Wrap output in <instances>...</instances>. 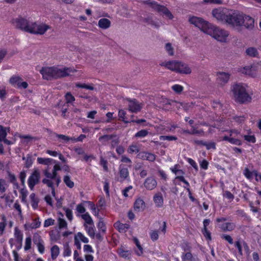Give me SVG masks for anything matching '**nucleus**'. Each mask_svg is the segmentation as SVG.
Returning a JSON list of instances; mask_svg holds the SVG:
<instances>
[{
  "label": "nucleus",
  "mask_w": 261,
  "mask_h": 261,
  "mask_svg": "<svg viewBox=\"0 0 261 261\" xmlns=\"http://www.w3.org/2000/svg\"><path fill=\"white\" fill-rule=\"evenodd\" d=\"M75 86L77 88H85L90 90H93L94 88L91 85H88L85 84L76 83Z\"/></svg>",
  "instance_id": "obj_52"
},
{
  "label": "nucleus",
  "mask_w": 261,
  "mask_h": 261,
  "mask_svg": "<svg viewBox=\"0 0 261 261\" xmlns=\"http://www.w3.org/2000/svg\"><path fill=\"white\" fill-rule=\"evenodd\" d=\"M189 21L206 34L211 25L210 23L204 20L202 18L196 16H189Z\"/></svg>",
  "instance_id": "obj_5"
},
{
  "label": "nucleus",
  "mask_w": 261,
  "mask_h": 261,
  "mask_svg": "<svg viewBox=\"0 0 261 261\" xmlns=\"http://www.w3.org/2000/svg\"><path fill=\"white\" fill-rule=\"evenodd\" d=\"M7 130L9 132V127H4L3 126L0 125V142L2 141L5 138H6L7 133Z\"/></svg>",
  "instance_id": "obj_34"
},
{
  "label": "nucleus",
  "mask_w": 261,
  "mask_h": 261,
  "mask_svg": "<svg viewBox=\"0 0 261 261\" xmlns=\"http://www.w3.org/2000/svg\"><path fill=\"white\" fill-rule=\"evenodd\" d=\"M257 66H251V71L250 73L249 76L255 77L257 76Z\"/></svg>",
  "instance_id": "obj_58"
},
{
  "label": "nucleus",
  "mask_w": 261,
  "mask_h": 261,
  "mask_svg": "<svg viewBox=\"0 0 261 261\" xmlns=\"http://www.w3.org/2000/svg\"><path fill=\"white\" fill-rule=\"evenodd\" d=\"M76 70L70 68H59L57 67H44L40 70L43 78L46 80H52L64 77L69 75L71 72H75Z\"/></svg>",
  "instance_id": "obj_2"
},
{
  "label": "nucleus",
  "mask_w": 261,
  "mask_h": 261,
  "mask_svg": "<svg viewBox=\"0 0 261 261\" xmlns=\"http://www.w3.org/2000/svg\"><path fill=\"white\" fill-rule=\"evenodd\" d=\"M221 238L228 242L230 244H233V239L228 234H223L221 235Z\"/></svg>",
  "instance_id": "obj_62"
},
{
  "label": "nucleus",
  "mask_w": 261,
  "mask_h": 261,
  "mask_svg": "<svg viewBox=\"0 0 261 261\" xmlns=\"http://www.w3.org/2000/svg\"><path fill=\"white\" fill-rule=\"evenodd\" d=\"M40 224L41 223L39 221V219H35L33 220L32 223L25 224L24 227L26 229H36L40 226Z\"/></svg>",
  "instance_id": "obj_25"
},
{
  "label": "nucleus",
  "mask_w": 261,
  "mask_h": 261,
  "mask_svg": "<svg viewBox=\"0 0 261 261\" xmlns=\"http://www.w3.org/2000/svg\"><path fill=\"white\" fill-rule=\"evenodd\" d=\"M243 24L246 28L252 29L254 27V19L249 16L244 15Z\"/></svg>",
  "instance_id": "obj_19"
},
{
  "label": "nucleus",
  "mask_w": 261,
  "mask_h": 261,
  "mask_svg": "<svg viewBox=\"0 0 261 261\" xmlns=\"http://www.w3.org/2000/svg\"><path fill=\"white\" fill-rule=\"evenodd\" d=\"M55 136L57 137H58L59 139H61L63 140L65 142H68L70 140H72H72H73V138H70L68 136H65L64 135L57 134H56V133L55 134Z\"/></svg>",
  "instance_id": "obj_55"
},
{
  "label": "nucleus",
  "mask_w": 261,
  "mask_h": 261,
  "mask_svg": "<svg viewBox=\"0 0 261 261\" xmlns=\"http://www.w3.org/2000/svg\"><path fill=\"white\" fill-rule=\"evenodd\" d=\"M40 173L38 169H35L28 179V185L31 190H33L36 185L39 182Z\"/></svg>",
  "instance_id": "obj_10"
},
{
  "label": "nucleus",
  "mask_w": 261,
  "mask_h": 261,
  "mask_svg": "<svg viewBox=\"0 0 261 261\" xmlns=\"http://www.w3.org/2000/svg\"><path fill=\"white\" fill-rule=\"evenodd\" d=\"M230 136L236 137V138H238V137H239V139H241L242 138H243V135H241L239 132L236 130H231L230 131Z\"/></svg>",
  "instance_id": "obj_61"
},
{
  "label": "nucleus",
  "mask_w": 261,
  "mask_h": 261,
  "mask_svg": "<svg viewBox=\"0 0 261 261\" xmlns=\"http://www.w3.org/2000/svg\"><path fill=\"white\" fill-rule=\"evenodd\" d=\"M247 85L242 83H233L231 85L230 93L234 101L239 103L251 102V94H250Z\"/></svg>",
  "instance_id": "obj_1"
},
{
  "label": "nucleus",
  "mask_w": 261,
  "mask_h": 261,
  "mask_svg": "<svg viewBox=\"0 0 261 261\" xmlns=\"http://www.w3.org/2000/svg\"><path fill=\"white\" fill-rule=\"evenodd\" d=\"M8 176H9V179L10 181L11 182L14 184L17 187H18V184L17 183L15 182V181L16 180V178L15 175L13 174H12L10 172H8Z\"/></svg>",
  "instance_id": "obj_59"
},
{
  "label": "nucleus",
  "mask_w": 261,
  "mask_h": 261,
  "mask_svg": "<svg viewBox=\"0 0 261 261\" xmlns=\"http://www.w3.org/2000/svg\"><path fill=\"white\" fill-rule=\"evenodd\" d=\"M179 61H168V62H164L160 64V65L161 66H163L166 67V68L176 72L177 71V67L179 64Z\"/></svg>",
  "instance_id": "obj_15"
},
{
  "label": "nucleus",
  "mask_w": 261,
  "mask_h": 261,
  "mask_svg": "<svg viewBox=\"0 0 261 261\" xmlns=\"http://www.w3.org/2000/svg\"><path fill=\"white\" fill-rule=\"evenodd\" d=\"M59 254V248L57 245H54L51 248V255L53 259H55Z\"/></svg>",
  "instance_id": "obj_36"
},
{
  "label": "nucleus",
  "mask_w": 261,
  "mask_h": 261,
  "mask_svg": "<svg viewBox=\"0 0 261 261\" xmlns=\"http://www.w3.org/2000/svg\"><path fill=\"white\" fill-rule=\"evenodd\" d=\"M172 89L176 93L180 94L184 90V87L179 85L176 84L172 86Z\"/></svg>",
  "instance_id": "obj_50"
},
{
  "label": "nucleus",
  "mask_w": 261,
  "mask_h": 261,
  "mask_svg": "<svg viewBox=\"0 0 261 261\" xmlns=\"http://www.w3.org/2000/svg\"><path fill=\"white\" fill-rule=\"evenodd\" d=\"M134 241L138 248V250H136L135 252L138 255L140 256L143 252V248L141 247L139 240L137 238H134Z\"/></svg>",
  "instance_id": "obj_38"
},
{
  "label": "nucleus",
  "mask_w": 261,
  "mask_h": 261,
  "mask_svg": "<svg viewBox=\"0 0 261 261\" xmlns=\"http://www.w3.org/2000/svg\"><path fill=\"white\" fill-rule=\"evenodd\" d=\"M114 226L120 232H124L129 228V225L127 224H123L119 222L115 223Z\"/></svg>",
  "instance_id": "obj_27"
},
{
  "label": "nucleus",
  "mask_w": 261,
  "mask_h": 261,
  "mask_svg": "<svg viewBox=\"0 0 261 261\" xmlns=\"http://www.w3.org/2000/svg\"><path fill=\"white\" fill-rule=\"evenodd\" d=\"M33 242L36 245H37L38 243H43V241L41 239V237L38 234H34L33 237Z\"/></svg>",
  "instance_id": "obj_64"
},
{
  "label": "nucleus",
  "mask_w": 261,
  "mask_h": 261,
  "mask_svg": "<svg viewBox=\"0 0 261 261\" xmlns=\"http://www.w3.org/2000/svg\"><path fill=\"white\" fill-rule=\"evenodd\" d=\"M14 236L16 241L20 244H21L23 239V234L17 227L15 228Z\"/></svg>",
  "instance_id": "obj_31"
},
{
  "label": "nucleus",
  "mask_w": 261,
  "mask_h": 261,
  "mask_svg": "<svg viewBox=\"0 0 261 261\" xmlns=\"http://www.w3.org/2000/svg\"><path fill=\"white\" fill-rule=\"evenodd\" d=\"M19 137L21 139H24L26 140V143H28V142L32 141H35L38 140L37 138L32 137L30 135H19Z\"/></svg>",
  "instance_id": "obj_47"
},
{
  "label": "nucleus",
  "mask_w": 261,
  "mask_h": 261,
  "mask_svg": "<svg viewBox=\"0 0 261 261\" xmlns=\"http://www.w3.org/2000/svg\"><path fill=\"white\" fill-rule=\"evenodd\" d=\"M143 185L147 190H152L156 188L157 181L153 177L149 176L145 180Z\"/></svg>",
  "instance_id": "obj_14"
},
{
  "label": "nucleus",
  "mask_w": 261,
  "mask_h": 261,
  "mask_svg": "<svg viewBox=\"0 0 261 261\" xmlns=\"http://www.w3.org/2000/svg\"><path fill=\"white\" fill-rule=\"evenodd\" d=\"M20 198L21 199V201L24 203L27 202V197L28 196V192L27 190L25 188H22L21 189L20 191Z\"/></svg>",
  "instance_id": "obj_42"
},
{
  "label": "nucleus",
  "mask_w": 261,
  "mask_h": 261,
  "mask_svg": "<svg viewBox=\"0 0 261 261\" xmlns=\"http://www.w3.org/2000/svg\"><path fill=\"white\" fill-rule=\"evenodd\" d=\"M115 137L116 135H105L100 137L98 140L100 142H102L103 144H104L105 142L111 140L112 138Z\"/></svg>",
  "instance_id": "obj_39"
},
{
  "label": "nucleus",
  "mask_w": 261,
  "mask_h": 261,
  "mask_svg": "<svg viewBox=\"0 0 261 261\" xmlns=\"http://www.w3.org/2000/svg\"><path fill=\"white\" fill-rule=\"evenodd\" d=\"M160 140H167V141H176L177 138L175 136H160L159 137Z\"/></svg>",
  "instance_id": "obj_46"
},
{
  "label": "nucleus",
  "mask_w": 261,
  "mask_h": 261,
  "mask_svg": "<svg viewBox=\"0 0 261 261\" xmlns=\"http://www.w3.org/2000/svg\"><path fill=\"white\" fill-rule=\"evenodd\" d=\"M144 3L148 5L158 12H162L170 19H172L173 18V15L166 7L158 4L156 2L152 0H148L144 2Z\"/></svg>",
  "instance_id": "obj_6"
},
{
  "label": "nucleus",
  "mask_w": 261,
  "mask_h": 261,
  "mask_svg": "<svg viewBox=\"0 0 261 261\" xmlns=\"http://www.w3.org/2000/svg\"><path fill=\"white\" fill-rule=\"evenodd\" d=\"M97 227H98V229H100L102 232H105V231H106L105 224L101 218L100 219V220L98 223Z\"/></svg>",
  "instance_id": "obj_63"
},
{
  "label": "nucleus",
  "mask_w": 261,
  "mask_h": 261,
  "mask_svg": "<svg viewBox=\"0 0 261 261\" xmlns=\"http://www.w3.org/2000/svg\"><path fill=\"white\" fill-rule=\"evenodd\" d=\"M127 151L129 153H137L139 151V149L136 145L132 144L129 146Z\"/></svg>",
  "instance_id": "obj_48"
},
{
  "label": "nucleus",
  "mask_w": 261,
  "mask_h": 261,
  "mask_svg": "<svg viewBox=\"0 0 261 261\" xmlns=\"http://www.w3.org/2000/svg\"><path fill=\"white\" fill-rule=\"evenodd\" d=\"M61 169L60 166L57 164L54 166V168L52 171V173L49 172L48 169H46L44 171L43 173L46 178L44 179H49L50 180H54L55 184L57 187H58L59 184L61 182V177L58 174L57 171Z\"/></svg>",
  "instance_id": "obj_8"
},
{
  "label": "nucleus",
  "mask_w": 261,
  "mask_h": 261,
  "mask_svg": "<svg viewBox=\"0 0 261 261\" xmlns=\"http://www.w3.org/2000/svg\"><path fill=\"white\" fill-rule=\"evenodd\" d=\"M65 98L66 102L67 103H71L75 101L74 97L69 92H67L65 94Z\"/></svg>",
  "instance_id": "obj_43"
},
{
  "label": "nucleus",
  "mask_w": 261,
  "mask_h": 261,
  "mask_svg": "<svg viewBox=\"0 0 261 261\" xmlns=\"http://www.w3.org/2000/svg\"><path fill=\"white\" fill-rule=\"evenodd\" d=\"M193 259L192 254L191 252H187L183 254L182 255V261H192Z\"/></svg>",
  "instance_id": "obj_51"
},
{
  "label": "nucleus",
  "mask_w": 261,
  "mask_h": 261,
  "mask_svg": "<svg viewBox=\"0 0 261 261\" xmlns=\"http://www.w3.org/2000/svg\"><path fill=\"white\" fill-rule=\"evenodd\" d=\"M84 226L89 236L92 239H94L95 236L94 224L92 225H89V226L86 224H84Z\"/></svg>",
  "instance_id": "obj_26"
},
{
  "label": "nucleus",
  "mask_w": 261,
  "mask_h": 261,
  "mask_svg": "<svg viewBox=\"0 0 261 261\" xmlns=\"http://www.w3.org/2000/svg\"><path fill=\"white\" fill-rule=\"evenodd\" d=\"M216 76L218 83L223 86L229 81L230 74L228 72L219 71L217 72Z\"/></svg>",
  "instance_id": "obj_12"
},
{
  "label": "nucleus",
  "mask_w": 261,
  "mask_h": 261,
  "mask_svg": "<svg viewBox=\"0 0 261 261\" xmlns=\"http://www.w3.org/2000/svg\"><path fill=\"white\" fill-rule=\"evenodd\" d=\"M145 207V202L140 198L137 199L134 203V208L136 212H141L143 211Z\"/></svg>",
  "instance_id": "obj_20"
},
{
  "label": "nucleus",
  "mask_w": 261,
  "mask_h": 261,
  "mask_svg": "<svg viewBox=\"0 0 261 261\" xmlns=\"http://www.w3.org/2000/svg\"><path fill=\"white\" fill-rule=\"evenodd\" d=\"M128 101V110L133 112V113H137L141 111L142 108V105L141 103H139L136 99L130 100L129 99H127Z\"/></svg>",
  "instance_id": "obj_13"
},
{
  "label": "nucleus",
  "mask_w": 261,
  "mask_h": 261,
  "mask_svg": "<svg viewBox=\"0 0 261 261\" xmlns=\"http://www.w3.org/2000/svg\"><path fill=\"white\" fill-rule=\"evenodd\" d=\"M50 27L44 23L38 24L36 22H31L30 33L33 34L43 35Z\"/></svg>",
  "instance_id": "obj_9"
},
{
  "label": "nucleus",
  "mask_w": 261,
  "mask_h": 261,
  "mask_svg": "<svg viewBox=\"0 0 261 261\" xmlns=\"http://www.w3.org/2000/svg\"><path fill=\"white\" fill-rule=\"evenodd\" d=\"M244 14L238 11H233L227 14L226 23L233 28L239 30L243 25Z\"/></svg>",
  "instance_id": "obj_4"
},
{
  "label": "nucleus",
  "mask_w": 261,
  "mask_h": 261,
  "mask_svg": "<svg viewBox=\"0 0 261 261\" xmlns=\"http://www.w3.org/2000/svg\"><path fill=\"white\" fill-rule=\"evenodd\" d=\"M119 174L122 180L126 179L129 175L128 169L124 166H120L119 168Z\"/></svg>",
  "instance_id": "obj_28"
},
{
  "label": "nucleus",
  "mask_w": 261,
  "mask_h": 261,
  "mask_svg": "<svg viewBox=\"0 0 261 261\" xmlns=\"http://www.w3.org/2000/svg\"><path fill=\"white\" fill-rule=\"evenodd\" d=\"M229 142L231 144H234L236 145H242V141L241 139H239V137H238V138H236V137H233L230 136V139L229 141Z\"/></svg>",
  "instance_id": "obj_49"
},
{
  "label": "nucleus",
  "mask_w": 261,
  "mask_h": 261,
  "mask_svg": "<svg viewBox=\"0 0 261 261\" xmlns=\"http://www.w3.org/2000/svg\"><path fill=\"white\" fill-rule=\"evenodd\" d=\"M212 14L217 20L224 21L226 23L227 14H225L223 11L218 9H215L213 10Z\"/></svg>",
  "instance_id": "obj_17"
},
{
  "label": "nucleus",
  "mask_w": 261,
  "mask_h": 261,
  "mask_svg": "<svg viewBox=\"0 0 261 261\" xmlns=\"http://www.w3.org/2000/svg\"><path fill=\"white\" fill-rule=\"evenodd\" d=\"M143 22L147 23V24H150L156 28H159L160 25V23L159 22L155 21L154 20H152L151 18L149 17L145 18L143 20Z\"/></svg>",
  "instance_id": "obj_35"
},
{
  "label": "nucleus",
  "mask_w": 261,
  "mask_h": 261,
  "mask_svg": "<svg viewBox=\"0 0 261 261\" xmlns=\"http://www.w3.org/2000/svg\"><path fill=\"white\" fill-rule=\"evenodd\" d=\"M153 201L156 206H162L164 201L162 194L160 192L156 193L153 196Z\"/></svg>",
  "instance_id": "obj_22"
},
{
  "label": "nucleus",
  "mask_w": 261,
  "mask_h": 261,
  "mask_svg": "<svg viewBox=\"0 0 261 261\" xmlns=\"http://www.w3.org/2000/svg\"><path fill=\"white\" fill-rule=\"evenodd\" d=\"M82 218L85 221V223L87 225H92L94 222L88 213H85L81 215Z\"/></svg>",
  "instance_id": "obj_32"
},
{
  "label": "nucleus",
  "mask_w": 261,
  "mask_h": 261,
  "mask_svg": "<svg viewBox=\"0 0 261 261\" xmlns=\"http://www.w3.org/2000/svg\"><path fill=\"white\" fill-rule=\"evenodd\" d=\"M126 112L123 110H120L118 112V116L124 123H127L130 121L126 120Z\"/></svg>",
  "instance_id": "obj_45"
},
{
  "label": "nucleus",
  "mask_w": 261,
  "mask_h": 261,
  "mask_svg": "<svg viewBox=\"0 0 261 261\" xmlns=\"http://www.w3.org/2000/svg\"><path fill=\"white\" fill-rule=\"evenodd\" d=\"M32 239L31 237H27L25 239V246L24 249L25 251L29 250L31 247Z\"/></svg>",
  "instance_id": "obj_56"
},
{
  "label": "nucleus",
  "mask_w": 261,
  "mask_h": 261,
  "mask_svg": "<svg viewBox=\"0 0 261 261\" xmlns=\"http://www.w3.org/2000/svg\"><path fill=\"white\" fill-rule=\"evenodd\" d=\"M206 34L222 42H225L229 35V33L227 31L211 24L206 31Z\"/></svg>",
  "instance_id": "obj_3"
},
{
  "label": "nucleus",
  "mask_w": 261,
  "mask_h": 261,
  "mask_svg": "<svg viewBox=\"0 0 261 261\" xmlns=\"http://www.w3.org/2000/svg\"><path fill=\"white\" fill-rule=\"evenodd\" d=\"M87 202L89 204L90 209L93 211V214L95 216L98 217L99 215V212L100 210L97 209L95 206V204L93 202H92L91 201H88Z\"/></svg>",
  "instance_id": "obj_41"
},
{
  "label": "nucleus",
  "mask_w": 261,
  "mask_h": 261,
  "mask_svg": "<svg viewBox=\"0 0 261 261\" xmlns=\"http://www.w3.org/2000/svg\"><path fill=\"white\" fill-rule=\"evenodd\" d=\"M10 83L18 88L26 89L28 84L26 82H22L21 78L19 76H13L9 80Z\"/></svg>",
  "instance_id": "obj_11"
},
{
  "label": "nucleus",
  "mask_w": 261,
  "mask_h": 261,
  "mask_svg": "<svg viewBox=\"0 0 261 261\" xmlns=\"http://www.w3.org/2000/svg\"><path fill=\"white\" fill-rule=\"evenodd\" d=\"M138 157L141 160H147L149 162H153L155 160V155L148 152H141L138 154Z\"/></svg>",
  "instance_id": "obj_18"
},
{
  "label": "nucleus",
  "mask_w": 261,
  "mask_h": 261,
  "mask_svg": "<svg viewBox=\"0 0 261 261\" xmlns=\"http://www.w3.org/2000/svg\"><path fill=\"white\" fill-rule=\"evenodd\" d=\"M165 49L169 56H172L174 55V48L171 43H167L166 44Z\"/></svg>",
  "instance_id": "obj_44"
},
{
  "label": "nucleus",
  "mask_w": 261,
  "mask_h": 261,
  "mask_svg": "<svg viewBox=\"0 0 261 261\" xmlns=\"http://www.w3.org/2000/svg\"><path fill=\"white\" fill-rule=\"evenodd\" d=\"M75 86L77 88H85L90 90H93L94 88L91 85H88L85 84L76 83Z\"/></svg>",
  "instance_id": "obj_53"
},
{
  "label": "nucleus",
  "mask_w": 261,
  "mask_h": 261,
  "mask_svg": "<svg viewBox=\"0 0 261 261\" xmlns=\"http://www.w3.org/2000/svg\"><path fill=\"white\" fill-rule=\"evenodd\" d=\"M151 239L153 241H155L158 239L159 234L158 230H152L150 233Z\"/></svg>",
  "instance_id": "obj_60"
},
{
  "label": "nucleus",
  "mask_w": 261,
  "mask_h": 261,
  "mask_svg": "<svg viewBox=\"0 0 261 261\" xmlns=\"http://www.w3.org/2000/svg\"><path fill=\"white\" fill-rule=\"evenodd\" d=\"M219 227L223 231H230L234 229L236 225L233 223L227 222L224 224H220Z\"/></svg>",
  "instance_id": "obj_23"
},
{
  "label": "nucleus",
  "mask_w": 261,
  "mask_h": 261,
  "mask_svg": "<svg viewBox=\"0 0 261 261\" xmlns=\"http://www.w3.org/2000/svg\"><path fill=\"white\" fill-rule=\"evenodd\" d=\"M30 198L31 199V205L33 208L36 209L38 207V202H39V199L37 197H36V195L35 193H32L30 196Z\"/></svg>",
  "instance_id": "obj_33"
},
{
  "label": "nucleus",
  "mask_w": 261,
  "mask_h": 261,
  "mask_svg": "<svg viewBox=\"0 0 261 261\" xmlns=\"http://www.w3.org/2000/svg\"><path fill=\"white\" fill-rule=\"evenodd\" d=\"M148 134V132L146 129H142L135 134L137 138H143Z\"/></svg>",
  "instance_id": "obj_54"
},
{
  "label": "nucleus",
  "mask_w": 261,
  "mask_h": 261,
  "mask_svg": "<svg viewBox=\"0 0 261 261\" xmlns=\"http://www.w3.org/2000/svg\"><path fill=\"white\" fill-rule=\"evenodd\" d=\"M37 161L40 164L48 165L51 163V162L53 161V160L50 158H38Z\"/></svg>",
  "instance_id": "obj_40"
},
{
  "label": "nucleus",
  "mask_w": 261,
  "mask_h": 261,
  "mask_svg": "<svg viewBox=\"0 0 261 261\" xmlns=\"http://www.w3.org/2000/svg\"><path fill=\"white\" fill-rule=\"evenodd\" d=\"M42 181L43 184L51 189V194L53 196H55V189L54 186L55 181L49 179H43Z\"/></svg>",
  "instance_id": "obj_29"
},
{
  "label": "nucleus",
  "mask_w": 261,
  "mask_h": 261,
  "mask_svg": "<svg viewBox=\"0 0 261 261\" xmlns=\"http://www.w3.org/2000/svg\"><path fill=\"white\" fill-rule=\"evenodd\" d=\"M245 53L247 56L252 58L258 57L259 55L257 48L254 47L247 48L245 50Z\"/></svg>",
  "instance_id": "obj_21"
},
{
  "label": "nucleus",
  "mask_w": 261,
  "mask_h": 261,
  "mask_svg": "<svg viewBox=\"0 0 261 261\" xmlns=\"http://www.w3.org/2000/svg\"><path fill=\"white\" fill-rule=\"evenodd\" d=\"M111 21L107 18H101L98 22V27L102 29H107L110 27Z\"/></svg>",
  "instance_id": "obj_24"
},
{
  "label": "nucleus",
  "mask_w": 261,
  "mask_h": 261,
  "mask_svg": "<svg viewBox=\"0 0 261 261\" xmlns=\"http://www.w3.org/2000/svg\"><path fill=\"white\" fill-rule=\"evenodd\" d=\"M118 253L119 256L124 258H129L131 255L130 250H125L123 248H120L118 250Z\"/></svg>",
  "instance_id": "obj_30"
},
{
  "label": "nucleus",
  "mask_w": 261,
  "mask_h": 261,
  "mask_svg": "<svg viewBox=\"0 0 261 261\" xmlns=\"http://www.w3.org/2000/svg\"><path fill=\"white\" fill-rule=\"evenodd\" d=\"M13 25L18 29L25 32L30 33L31 29V22L27 19L19 17L12 20Z\"/></svg>",
  "instance_id": "obj_7"
},
{
  "label": "nucleus",
  "mask_w": 261,
  "mask_h": 261,
  "mask_svg": "<svg viewBox=\"0 0 261 261\" xmlns=\"http://www.w3.org/2000/svg\"><path fill=\"white\" fill-rule=\"evenodd\" d=\"M7 186L6 181L4 179H0V192L4 193L6 191Z\"/></svg>",
  "instance_id": "obj_57"
},
{
  "label": "nucleus",
  "mask_w": 261,
  "mask_h": 261,
  "mask_svg": "<svg viewBox=\"0 0 261 261\" xmlns=\"http://www.w3.org/2000/svg\"><path fill=\"white\" fill-rule=\"evenodd\" d=\"M63 181L66 185L69 188H72L74 186V182L71 180L70 177L68 175L64 176Z\"/></svg>",
  "instance_id": "obj_37"
},
{
  "label": "nucleus",
  "mask_w": 261,
  "mask_h": 261,
  "mask_svg": "<svg viewBox=\"0 0 261 261\" xmlns=\"http://www.w3.org/2000/svg\"><path fill=\"white\" fill-rule=\"evenodd\" d=\"M177 73L181 74H189L192 72V70L189 66L183 62H179L177 67Z\"/></svg>",
  "instance_id": "obj_16"
}]
</instances>
